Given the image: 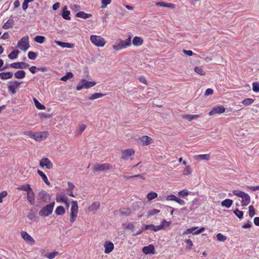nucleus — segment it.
Returning <instances> with one entry per match:
<instances>
[{"instance_id":"nucleus-7","label":"nucleus","mask_w":259,"mask_h":259,"mask_svg":"<svg viewBox=\"0 0 259 259\" xmlns=\"http://www.w3.org/2000/svg\"><path fill=\"white\" fill-rule=\"evenodd\" d=\"M90 40L93 44L98 47H103L106 44L105 39L99 35H92Z\"/></svg>"},{"instance_id":"nucleus-37","label":"nucleus","mask_w":259,"mask_h":259,"mask_svg":"<svg viewBox=\"0 0 259 259\" xmlns=\"http://www.w3.org/2000/svg\"><path fill=\"white\" fill-rule=\"evenodd\" d=\"M171 224L170 222H167L166 220H163L160 225H158L159 230L164 229L165 228L169 227Z\"/></svg>"},{"instance_id":"nucleus-49","label":"nucleus","mask_w":259,"mask_h":259,"mask_svg":"<svg viewBox=\"0 0 259 259\" xmlns=\"http://www.w3.org/2000/svg\"><path fill=\"white\" fill-rule=\"evenodd\" d=\"M194 71L200 75H205V72L200 67L196 66L194 68Z\"/></svg>"},{"instance_id":"nucleus-25","label":"nucleus","mask_w":259,"mask_h":259,"mask_svg":"<svg viewBox=\"0 0 259 259\" xmlns=\"http://www.w3.org/2000/svg\"><path fill=\"white\" fill-rule=\"evenodd\" d=\"M119 212L120 215L129 216L132 213V210L129 208H122L120 209Z\"/></svg>"},{"instance_id":"nucleus-32","label":"nucleus","mask_w":259,"mask_h":259,"mask_svg":"<svg viewBox=\"0 0 259 259\" xmlns=\"http://www.w3.org/2000/svg\"><path fill=\"white\" fill-rule=\"evenodd\" d=\"M145 230H150L154 232H157L159 230L158 226H155L154 225H146L145 226Z\"/></svg>"},{"instance_id":"nucleus-52","label":"nucleus","mask_w":259,"mask_h":259,"mask_svg":"<svg viewBox=\"0 0 259 259\" xmlns=\"http://www.w3.org/2000/svg\"><path fill=\"white\" fill-rule=\"evenodd\" d=\"M160 212V210L157 209H153L148 212V217L149 218Z\"/></svg>"},{"instance_id":"nucleus-64","label":"nucleus","mask_w":259,"mask_h":259,"mask_svg":"<svg viewBox=\"0 0 259 259\" xmlns=\"http://www.w3.org/2000/svg\"><path fill=\"white\" fill-rule=\"evenodd\" d=\"M125 228L128 230H133L134 228V225L133 223H128L125 225Z\"/></svg>"},{"instance_id":"nucleus-54","label":"nucleus","mask_w":259,"mask_h":259,"mask_svg":"<svg viewBox=\"0 0 259 259\" xmlns=\"http://www.w3.org/2000/svg\"><path fill=\"white\" fill-rule=\"evenodd\" d=\"M189 191L186 189H184L182 191H180L178 193V195L181 197H185L188 196L189 195Z\"/></svg>"},{"instance_id":"nucleus-27","label":"nucleus","mask_w":259,"mask_h":259,"mask_svg":"<svg viewBox=\"0 0 259 259\" xmlns=\"http://www.w3.org/2000/svg\"><path fill=\"white\" fill-rule=\"evenodd\" d=\"M100 204L99 202H95L89 207V210L90 211L95 212L100 207Z\"/></svg>"},{"instance_id":"nucleus-48","label":"nucleus","mask_w":259,"mask_h":259,"mask_svg":"<svg viewBox=\"0 0 259 259\" xmlns=\"http://www.w3.org/2000/svg\"><path fill=\"white\" fill-rule=\"evenodd\" d=\"M73 76V74L72 72H69L67 73V74L64 76L62 77L61 78V80L66 81L68 79H70L72 78Z\"/></svg>"},{"instance_id":"nucleus-59","label":"nucleus","mask_w":259,"mask_h":259,"mask_svg":"<svg viewBox=\"0 0 259 259\" xmlns=\"http://www.w3.org/2000/svg\"><path fill=\"white\" fill-rule=\"evenodd\" d=\"M8 195V192L6 191H3L0 193V203L3 201V198Z\"/></svg>"},{"instance_id":"nucleus-23","label":"nucleus","mask_w":259,"mask_h":259,"mask_svg":"<svg viewBox=\"0 0 259 259\" xmlns=\"http://www.w3.org/2000/svg\"><path fill=\"white\" fill-rule=\"evenodd\" d=\"M132 42L133 45L139 47L143 44L144 40L141 37L135 36L133 39Z\"/></svg>"},{"instance_id":"nucleus-35","label":"nucleus","mask_w":259,"mask_h":259,"mask_svg":"<svg viewBox=\"0 0 259 259\" xmlns=\"http://www.w3.org/2000/svg\"><path fill=\"white\" fill-rule=\"evenodd\" d=\"M76 16L83 19H87L92 16L91 14H87L83 11H80L76 14Z\"/></svg>"},{"instance_id":"nucleus-5","label":"nucleus","mask_w":259,"mask_h":259,"mask_svg":"<svg viewBox=\"0 0 259 259\" xmlns=\"http://www.w3.org/2000/svg\"><path fill=\"white\" fill-rule=\"evenodd\" d=\"M78 212V205L76 201L73 200L71 202V206L70 212V222L74 223L77 219Z\"/></svg>"},{"instance_id":"nucleus-56","label":"nucleus","mask_w":259,"mask_h":259,"mask_svg":"<svg viewBox=\"0 0 259 259\" xmlns=\"http://www.w3.org/2000/svg\"><path fill=\"white\" fill-rule=\"evenodd\" d=\"M252 90L254 92L258 93L259 92V83L258 82H253L252 83Z\"/></svg>"},{"instance_id":"nucleus-34","label":"nucleus","mask_w":259,"mask_h":259,"mask_svg":"<svg viewBox=\"0 0 259 259\" xmlns=\"http://www.w3.org/2000/svg\"><path fill=\"white\" fill-rule=\"evenodd\" d=\"M195 158L196 159L199 160H209L210 159V155L209 154H200L198 155H196L195 156Z\"/></svg>"},{"instance_id":"nucleus-8","label":"nucleus","mask_w":259,"mask_h":259,"mask_svg":"<svg viewBox=\"0 0 259 259\" xmlns=\"http://www.w3.org/2000/svg\"><path fill=\"white\" fill-rule=\"evenodd\" d=\"M17 47L21 50L26 51L30 47L28 36L26 35L21 38L18 42Z\"/></svg>"},{"instance_id":"nucleus-20","label":"nucleus","mask_w":259,"mask_h":259,"mask_svg":"<svg viewBox=\"0 0 259 259\" xmlns=\"http://www.w3.org/2000/svg\"><path fill=\"white\" fill-rule=\"evenodd\" d=\"M143 252L146 254H154L155 253V248L154 246L150 244L147 246H145L142 249Z\"/></svg>"},{"instance_id":"nucleus-45","label":"nucleus","mask_w":259,"mask_h":259,"mask_svg":"<svg viewBox=\"0 0 259 259\" xmlns=\"http://www.w3.org/2000/svg\"><path fill=\"white\" fill-rule=\"evenodd\" d=\"M198 228V227H193L191 228H189L186 229L183 233L184 235H187L189 234L192 233L193 234V233L195 232L197 229Z\"/></svg>"},{"instance_id":"nucleus-63","label":"nucleus","mask_w":259,"mask_h":259,"mask_svg":"<svg viewBox=\"0 0 259 259\" xmlns=\"http://www.w3.org/2000/svg\"><path fill=\"white\" fill-rule=\"evenodd\" d=\"M252 226V223L250 221H248L246 223L243 224L242 226L243 228L247 229L249 228Z\"/></svg>"},{"instance_id":"nucleus-2","label":"nucleus","mask_w":259,"mask_h":259,"mask_svg":"<svg viewBox=\"0 0 259 259\" xmlns=\"http://www.w3.org/2000/svg\"><path fill=\"white\" fill-rule=\"evenodd\" d=\"M51 197L50 195L45 190L40 191L37 197V205L41 206L50 201Z\"/></svg>"},{"instance_id":"nucleus-3","label":"nucleus","mask_w":259,"mask_h":259,"mask_svg":"<svg viewBox=\"0 0 259 259\" xmlns=\"http://www.w3.org/2000/svg\"><path fill=\"white\" fill-rule=\"evenodd\" d=\"M131 45V37L130 35L126 40H123L121 39H119L118 40V43H116V44L113 45V49L116 51H118L121 50L122 49H125L127 47H129Z\"/></svg>"},{"instance_id":"nucleus-16","label":"nucleus","mask_w":259,"mask_h":259,"mask_svg":"<svg viewBox=\"0 0 259 259\" xmlns=\"http://www.w3.org/2000/svg\"><path fill=\"white\" fill-rule=\"evenodd\" d=\"M10 66L15 69H26L29 67V65L25 62H20L11 63Z\"/></svg>"},{"instance_id":"nucleus-29","label":"nucleus","mask_w":259,"mask_h":259,"mask_svg":"<svg viewBox=\"0 0 259 259\" xmlns=\"http://www.w3.org/2000/svg\"><path fill=\"white\" fill-rule=\"evenodd\" d=\"M68 199L65 195L57 194L56 197V200L57 202L64 203Z\"/></svg>"},{"instance_id":"nucleus-44","label":"nucleus","mask_w":259,"mask_h":259,"mask_svg":"<svg viewBox=\"0 0 259 259\" xmlns=\"http://www.w3.org/2000/svg\"><path fill=\"white\" fill-rule=\"evenodd\" d=\"M254 101V100L251 98H246L243 100L241 103L245 106H249L252 104Z\"/></svg>"},{"instance_id":"nucleus-43","label":"nucleus","mask_w":259,"mask_h":259,"mask_svg":"<svg viewBox=\"0 0 259 259\" xmlns=\"http://www.w3.org/2000/svg\"><path fill=\"white\" fill-rule=\"evenodd\" d=\"M158 194L155 192H150L147 195V198L148 201H151L152 200L157 197Z\"/></svg>"},{"instance_id":"nucleus-42","label":"nucleus","mask_w":259,"mask_h":259,"mask_svg":"<svg viewBox=\"0 0 259 259\" xmlns=\"http://www.w3.org/2000/svg\"><path fill=\"white\" fill-rule=\"evenodd\" d=\"M200 116H201L200 114H195V115L187 114L184 116V118L188 120L189 121H191L195 118L200 117Z\"/></svg>"},{"instance_id":"nucleus-11","label":"nucleus","mask_w":259,"mask_h":259,"mask_svg":"<svg viewBox=\"0 0 259 259\" xmlns=\"http://www.w3.org/2000/svg\"><path fill=\"white\" fill-rule=\"evenodd\" d=\"M9 83L10 84L8 87V91L11 93L12 95H14L16 93V89L19 88L22 82L17 80H15L13 81H10Z\"/></svg>"},{"instance_id":"nucleus-22","label":"nucleus","mask_w":259,"mask_h":259,"mask_svg":"<svg viewBox=\"0 0 259 259\" xmlns=\"http://www.w3.org/2000/svg\"><path fill=\"white\" fill-rule=\"evenodd\" d=\"M55 43L60 46L63 48H73L74 46L73 44H70L68 42H61L59 40H55Z\"/></svg>"},{"instance_id":"nucleus-61","label":"nucleus","mask_w":259,"mask_h":259,"mask_svg":"<svg viewBox=\"0 0 259 259\" xmlns=\"http://www.w3.org/2000/svg\"><path fill=\"white\" fill-rule=\"evenodd\" d=\"M58 254V252L54 251L49 254L47 256L49 259H53Z\"/></svg>"},{"instance_id":"nucleus-18","label":"nucleus","mask_w":259,"mask_h":259,"mask_svg":"<svg viewBox=\"0 0 259 259\" xmlns=\"http://www.w3.org/2000/svg\"><path fill=\"white\" fill-rule=\"evenodd\" d=\"M138 142L143 146H147L152 143V139L147 136H143L138 139Z\"/></svg>"},{"instance_id":"nucleus-39","label":"nucleus","mask_w":259,"mask_h":259,"mask_svg":"<svg viewBox=\"0 0 259 259\" xmlns=\"http://www.w3.org/2000/svg\"><path fill=\"white\" fill-rule=\"evenodd\" d=\"M105 94L99 93H94L93 94H92L89 97V99L90 100H94L98 98H100L103 97Z\"/></svg>"},{"instance_id":"nucleus-4","label":"nucleus","mask_w":259,"mask_h":259,"mask_svg":"<svg viewBox=\"0 0 259 259\" xmlns=\"http://www.w3.org/2000/svg\"><path fill=\"white\" fill-rule=\"evenodd\" d=\"M232 192L234 195L242 198V206H246L249 204L250 202V197L248 194L238 190H234Z\"/></svg>"},{"instance_id":"nucleus-57","label":"nucleus","mask_w":259,"mask_h":259,"mask_svg":"<svg viewBox=\"0 0 259 259\" xmlns=\"http://www.w3.org/2000/svg\"><path fill=\"white\" fill-rule=\"evenodd\" d=\"M28 57L29 59L35 60L37 57V54L36 53L30 51L28 53Z\"/></svg>"},{"instance_id":"nucleus-31","label":"nucleus","mask_w":259,"mask_h":259,"mask_svg":"<svg viewBox=\"0 0 259 259\" xmlns=\"http://www.w3.org/2000/svg\"><path fill=\"white\" fill-rule=\"evenodd\" d=\"M14 23V21L13 19H9L5 23L3 26V28L5 29H8L13 27Z\"/></svg>"},{"instance_id":"nucleus-15","label":"nucleus","mask_w":259,"mask_h":259,"mask_svg":"<svg viewBox=\"0 0 259 259\" xmlns=\"http://www.w3.org/2000/svg\"><path fill=\"white\" fill-rule=\"evenodd\" d=\"M20 234L22 238L27 243L31 245L34 244L35 243L34 239L26 231H21Z\"/></svg>"},{"instance_id":"nucleus-19","label":"nucleus","mask_w":259,"mask_h":259,"mask_svg":"<svg viewBox=\"0 0 259 259\" xmlns=\"http://www.w3.org/2000/svg\"><path fill=\"white\" fill-rule=\"evenodd\" d=\"M27 199L31 205H34L35 203L34 193L32 189H31L27 192Z\"/></svg>"},{"instance_id":"nucleus-55","label":"nucleus","mask_w":259,"mask_h":259,"mask_svg":"<svg viewBox=\"0 0 259 259\" xmlns=\"http://www.w3.org/2000/svg\"><path fill=\"white\" fill-rule=\"evenodd\" d=\"M234 213L239 219L242 218L243 213L242 211L239 210L238 209H236L234 210Z\"/></svg>"},{"instance_id":"nucleus-62","label":"nucleus","mask_w":259,"mask_h":259,"mask_svg":"<svg viewBox=\"0 0 259 259\" xmlns=\"http://www.w3.org/2000/svg\"><path fill=\"white\" fill-rule=\"evenodd\" d=\"M185 242L188 245L189 248H191V247L193 245V243L192 241H191V240H190L189 239H186L185 240Z\"/></svg>"},{"instance_id":"nucleus-28","label":"nucleus","mask_w":259,"mask_h":259,"mask_svg":"<svg viewBox=\"0 0 259 259\" xmlns=\"http://www.w3.org/2000/svg\"><path fill=\"white\" fill-rule=\"evenodd\" d=\"M26 73L24 70H18L14 73V76L17 79H22L25 77Z\"/></svg>"},{"instance_id":"nucleus-58","label":"nucleus","mask_w":259,"mask_h":259,"mask_svg":"<svg viewBox=\"0 0 259 259\" xmlns=\"http://www.w3.org/2000/svg\"><path fill=\"white\" fill-rule=\"evenodd\" d=\"M255 215V209L252 205L249 206V215L250 217H252Z\"/></svg>"},{"instance_id":"nucleus-21","label":"nucleus","mask_w":259,"mask_h":259,"mask_svg":"<svg viewBox=\"0 0 259 259\" xmlns=\"http://www.w3.org/2000/svg\"><path fill=\"white\" fill-rule=\"evenodd\" d=\"M155 5L157 6L161 7H166L171 9H175L176 6L175 4L171 3H166L164 2H156Z\"/></svg>"},{"instance_id":"nucleus-36","label":"nucleus","mask_w":259,"mask_h":259,"mask_svg":"<svg viewBox=\"0 0 259 259\" xmlns=\"http://www.w3.org/2000/svg\"><path fill=\"white\" fill-rule=\"evenodd\" d=\"M55 213L58 215H62L65 212V209L62 206H58L55 211Z\"/></svg>"},{"instance_id":"nucleus-41","label":"nucleus","mask_w":259,"mask_h":259,"mask_svg":"<svg viewBox=\"0 0 259 259\" xmlns=\"http://www.w3.org/2000/svg\"><path fill=\"white\" fill-rule=\"evenodd\" d=\"M19 54V51L18 50H16L12 52L10 54H9L8 55V57L9 59L11 60H14L18 57Z\"/></svg>"},{"instance_id":"nucleus-17","label":"nucleus","mask_w":259,"mask_h":259,"mask_svg":"<svg viewBox=\"0 0 259 259\" xmlns=\"http://www.w3.org/2000/svg\"><path fill=\"white\" fill-rule=\"evenodd\" d=\"M103 246L105 248L104 252L105 253H109L111 252L114 248V245L113 243L112 242L109 241H106Z\"/></svg>"},{"instance_id":"nucleus-47","label":"nucleus","mask_w":259,"mask_h":259,"mask_svg":"<svg viewBox=\"0 0 259 259\" xmlns=\"http://www.w3.org/2000/svg\"><path fill=\"white\" fill-rule=\"evenodd\" d=\"M34 40L37 43L42 44L45 41V37L41 35H37L34 37Z\"/></svg>"},{"instance_id":"nucleus-51","label":"nucleus","mask_w":259,"mask_h":259,"mask_svg":"<svg viewBox=\"0 0 259 259\" xmlns=\"http://www.w3.org/2000/svg\"><path fill=\"white\" fill-rule=\"evenodd\" d=\"M111 3V0H102L101 1V6L102 9L105 8L108 5H109Z\"/></svg>"},{"instance_id":"nucleus-46","label":"nucleus","mask_w":259,"mask_h":259,"mask_svg":"<svg viewBox=\"0 0 259 259\" xmlns=\"http://www.w3.org/2000/svg\"><path fill=\"white\" fill-rule=\"evenodd\" d=\"M216 237L219 241L225 242L227 240V237L221 233H218Z\"/></svg>"},{"instance_id":"nucleus-13","label":"nucleus","mask_w":259,"mask_h":259,"mask_svg":"<svg viewBox=\"0 0 259 259\" xmlns=\"http://www.w3.org/2000/svg\"><path fill=\"white\" fill-rule=\"evenodd\" d=\"M225 111V108L223 106H215L209 112V116H213L217 114H222Z\"/></svg>"},{"instance_id":"nucleus-60","label":"nucleus","mask_w":259,"mask_h":259,"mask_svg":"<svg viewBox=\"0 0 259 259\" xmlns=\"http://www.w3.org/2000/svg\"><path fill=\"white\" fill-rule=\"evenodd\" d=\"M176 198H177V197L175 195L170 194V195H167L166 197L165 200L166 201H175Z\"/></svg>"},{"instance_id":"nucleus-9","label":"nucleus","mask_w":259,"mask_h":259,"mask_svg":"<svg viewBox=\"0 0 259 259\" xmlns=\"http://www.w3.org/2000/svg\"><path fill=\"white\" fill-rule=\"evenodd\" d=\"M96 82L95 81H89L85 79H82L80 83L76 86V90L80 91L82 89H89L95 86Z\"/></svg>"},{"instance_id":"nucleus-38","label":"nucleus","mask_w":259,"mask_h":259,"mask_svg":"<svg viewBox=\"0 0 259 259\" xmlns=\"http://www.w3.org/2000/svg\"><path fill=\"white\" fill-rule=\"evenodd\" d=\"M33 100L37 109L39 110H44L46 109L45 106L41 104L36 98H34Z\"/></svg>"},{"instance_id":"nucleus-26","label":"nucleus","mask_w":259,"mask_h":259,"mask_svg":"<svg viewBox=\"0 0 259 259\" xmlns=\"http://www.w3.org/2000/svg\"><path fill=\"white\" fill-rule=\"evenodd\" d=\"M37 172L38 175L42 178L45 183L48 186L50 185V183L48 180L47 176L42 171L39 169L37 170Z\"/></svg>"},{"instance_id":"nucleus-33","label":"nucleus","mask_w":259,"mask_h":259,"mask_svg":"<svg viewBox=\"0 0 259 259\" xmlns=\"http://www.w3.org/2000/svg\"><path fill=\"white\" fill-rule=\"evenodd\" d=\"M70 14V11L67 10V8L65 7L63 10L62 16L64 19L69 20L71 19L69 16Z\"/></svg>"},{"instance_id":"nucleus-30","label":"nucleus","mask_w":259,"mask_h":259,"mask_svg":"<svg viewBox=\"0 0 259 259\" xmlns=\"http://www.w3.org/2000/svg\"><path fill=\"white\" fill-rule=\"evenodd\" d=\"M17 189L19 191H24L28 192L32 189L31 188L30 185L28 184H27L20 185L19 187L17 188Z\"/></svg>"},{"instance_id":"nucleus-1","label":"nucleus","mask_w":259,"mask_h":259,"mask_svg":"<svg viewBox=\"0 0 259 259\" xmlns=\"http://www.w3.org/2000/svg\"><path fill=\"white\" fill-rule=\"evenodd\" d=\"M24 135L34 139L37 141H41L47 138L49 134L47 132H33L27 131L24 132Z\"/></svg>"},{"instance_id":"nucleus-14","label":"nucleus","mask_w":259,"mask_h":259,"mask_svg":"<svg viewBox=\"0 0 259 259\" xmlns=\"http://www.w3.org/2000/svg\"><path fill=\"white\" fill-rule=\"evenodd\" d=\"M135 151L133 149H127L121 151V158L124 160L128 159L131 156L134 155Z\"/></svg>"},{"instance_id":"nucleus-50","label":"nucleus","mask_w":259,"mask_h":259,"mask_svg":"<svg viewBox=\"0 0 259 259\" xmlns=\"http://www.w3.org/2000/svg\"><path fill=\"white\" fill-rule=\"evenodd\" d=\"M34 0H24L22 4V9L25 11L28 7V3L33 2Z\"/></svg>"},{"instance_id":"nucleus-53","label":"nucleus","mask_w":259,"mask_h":259,"mask_svg":"<svg viewBox=\"0 0 259 259\" xmlns=\"http://www.w3.org/2000/svg\"><path fill=\"white\" fill-rule=\"evenodd\" d=\"M192 173V170L190 165H187L184 170V175H189Z\"/></svg>"},{"instance_id":"nucleus-10","label":"nucleus","mask_w":259,"mask_h":259,"mask_svg":"<svg viewBox=\"0 0 259 259\" xmlns=\"http://www.w3.org/2000/svg\"><path fill=\"white\" fill-rule=\"evenodd\" d=\"M112 167V165L109 163L97 164L94 165L93 170L95 172L105 171L110 169Z\"/></svg>"},{"instance_id":"nucleus-6","label":"nucleus","mask_w":259,"mask_h":259,"mask_svg":"<svg viewBox=\"0 0 259 259\" xmlns=\"http://www.w3.org/2000/svg\"><path fill=\"white\" fill-rule=\"evenodd\" d=\"M55 202H51L49 204L43 207L39 211L38 214L42 217H47L50 215L53 210Z\"/></svg>"},{"instance_id":"nucleus-12","label":"nucleus","mask_w":259,"mask_h":259,"mask_svg":"<svg viewBox=\"0 0 259 259\" xmlns=\"http://www.w3.org/2000/svg\"><path fill=\"white\" fill-rule=\"evenodd\" d=\"M39 165L41 167H46L48 169H51L53 167L51 161L48 158H42L39 161Z\"/></svg>"},{"instance_id":"nucleus-24","label":"nucleus","mask_w":259,"mask_h":259,"mask_svg":"<svg viewBox=\"0 0 259 259\" xmlns=\"http://www.w3.org/2000/svg\"><path fill=\"white\" fill-rule=\"evenodd\" d=\"M13 73L12 72L0 73V78L2 80L10 79L13 77Z\"/></svg>"},{"instance_id":"nucleus-40","label":"nucleus","mask_w":259,"mask_h":259,"mask_svg":"<svg viewBox=\"0 0 259 259\" xmlns=\"http://www.w3.org/2000/svg\"><path fill=\"white\" fill-rule=\"evenodd\" d=\"M233 203V201L230 199H226L224 201H223L221 203V204L223 206H225L227 208H229L231 207Z\"/></svg>"}]
</instances>
